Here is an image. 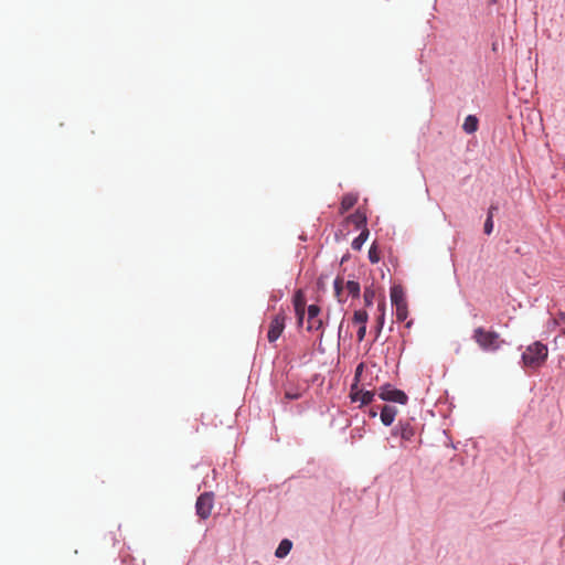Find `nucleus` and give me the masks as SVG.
<instances>
[{
	"label": "nucleus",
	"mask_w": 565,
	"mask_h": 565,
	"mask_svg": "<svg viewBox=\"0 0 565 565\" xmlns=\"http://www.w3.org/2000/svg\"><path fill=\"white\" fill-rule=\"evenodd\" d=\"M292 303L295 308V315L297 318V324L299 327L302 326L307 312V330L309 332H312L319 331L322 328V320L319 318L321 311L320 307L317 305H310L306 310L307 299L305 297L302 289H298L295 292Z\"/></svg>",
	"instance_id": "obj_1"
},
{
	"label": "nucleus",
	"mask_w": 565,
	"mask_h": 565,
	"mask_svg": "<svg viewBox=\"0 0 565 565\" xmlns=\"http://www.w3.org/2000/svg\"><path fill=\"white\" fill-rule=\"evenodd\" d=\"M547 356V347L540 341H535L523 351L522 363L526 369L537 370L545 364Z\"/></svg>",
	"instance_id": "obj_2"
},
{
	"label": "nucleus",
	"mask_w": 565,
	"mask_h": 565,
	"mask_svg": "<svg viewBox=\"0 0 565 565\" xmlns=\"http://www.w3.org/2000/svg\"><path fill=\"white\" fill-rule=\"evenodd\" d=\"M472 339L480 347V349L487 352H494L499 350L504 342L498 332L486 330L482 327L476 328L473 330Z\"/></svg>",
	"instance_id": "obj_3"
},
{
	"label": "nucleus",
	"mask_w": 565,
	"mask_h": 565,
	"mask_svg": "<svg viewBox=\"0 0 565 565\" xmlns=\"http://www.w3.org/2000/svg\"><path fill=\"white\" fill-rule=\"evenodd\" d=\"M391 301L395 307L396 320H406L408 317V303L406 299V292L402 285H393L391 288Z\"/></svg>",
	"instance_id": "obj_4"
},
{
	"label": "nucleus",
	"mask_w": 565,
	"mask_h": 565,
	"mask_svg": "<svg viewBox=\"0 0 565 565\" xmlns=\"http://www.w3.org/2000/svg\"><path fill=\"white\" fill-rule=\"evenodd\" d=\"M214 507V493L204 492L200 494L195 502V511L200 519L206 520L210 518Z\"/></svg>",
	"instance_id": "obj_5"
},
{
	"label": "nucleus",
	"mask_w": 565,
	"mask_h": 565,
	"mask_svg": "<svg viewBox=\"0 0 565 565\" xmlns=\"http://www.w3.org/2000/svg\"><path fill=\"white\" fill-rule=\"evenodd\" d=\"M286 326V315L284 310H280L277 315H275L269 323L267 340L270 343H274L279 339L281 333L285 330Z\"/></svg>",
	"instance_id": "obj_6"
},
{
	"label": "nucleus",
	"mask_w": 565,
	"mask_h": 565,
	"mask_svg": "<svg viewBox=\"0 0 565 565\" xmlns=\"http://www.w3.org/2000/svg\"><path fill=\"white\" fill-rule=\"evenodd\" d=\"M379 396L383 401L395 402L402 405L406 404L408 401L407 395L403 391L394 388L391 385L380 387Z\"/></svg>",
	"instance_id": "obj_7"
},
{
	"label": "nucleus",
	"mask_w": 565,
	"mask_h": 565,
	"mask_svg": "<svg viewBox=\"0 0 565 565\" xmlns=\"http://www.w3.org/2000/svg\"><path fill=\"white\" fill-rule=\"evenodd\" d=\"M393 434L401 436V438L405 441H411L415 436V429L408 422H399Z\"/></svg>",
	"instance_id": "obj_8"
},
{
	"label": "nucleus",
	"mask_w": 565,
	"mask_h": 565,
	"mask_svg": "<svg viewBox=\"0 0 565 565\" xmlns=\"http://www.w3.org/2000/svg\"><path fill=\"white\" fill-rule=\"evenodd\" d=\"M396 414H397V409L395 406L384 405L381 409V422L385 426H390L393 424Z\"/></svg>",
	"instance_id": "obj_9"
},
{
	"label": "nucleus",
	"mask_w": 565,
	"mask_h": 565,
	"mask_svg": "<svg viewBox=\"0 0 565 565\" xmlns=\"http://www.w3.org/2000/svg\"><path fill=\"white\" fill-rule=\"evenodd\" d=\"M358 202V195L354 193H347L343 195L340 204V214H344L352 209Z\"/></svg>",
	"instance_id": "obj_10"
},
{
	"label": "nucleus",
	"mask_w": 565,
	"mask_h": 565,
	"mask_svg": "<svg viewBox=\"0 0 565 565\" xmlns=\"http://www.w3.org/2000/svg\"><path fill=\"white\" fill-rule=\"evenodd\" d=\"M374 392L372 391H360L356 393H351V398L353 402H361L362 405L370 404L373 401Z\"/></svg>",
	"instance_id": "obj_11"
},
{
	"label": "nucleus",
	"mask_w": 565,
	"mask_h": 565,
	"mask_svg": "<svg viewBox=\"0 0 565 565\" xmlns=\"http://www.w3.org/2000/svg\"><path fill=\"white\" fill-rule=\"evenodd\" d=\"M348 221L352 224H354V226L356 228H361V227H365L366 225V216L364 213H362L361 211H355L353 214H351L349 217H348Z\"/></svg>",
	"instance_id": "obj_12"
},
{
	"label": "nucleus",
	"mask_w": 565,
	"mask_h": 565,
	"mask_svg": "<svg viewBox=\"0 0 565 565\" xmlns=\"http://www.w3.org/2000/svg\"><path fill=\"white\" fill-rule=\"evenodd\" d=\"M347 289L350 295L353 297H359L360 295V285H334V290L337 297H340L343 289Z\"/></svg>",
	"instance_id": "obj_13"
},
{
	"label": "nucleus",
	"mask_w": 565,
	"mask_h": 565,
	"mask_svg": "<svg viewBox=\"0 0 565 565\" xmlns=\"http://www.w3.org/2000/svg\"><path fill=\"white\" fill-rule=\"evenodd\" d=\"M291 547H292V543H291V541H289V540L285 539V540H282V541L279 543V545H278V547H277V550H276V552H275V555H276L278 558H282V557H285V556H287V555L289 554V552H290Z\"/></svg>",
	"instance_id": "obj_14"
},
{
	"label": "nucleus",
	"mask_w": 565,
	"mask_h": 565,
	"mask_svg": "<svg viewBox=\"0 0 565 565\" xmlns=\"http://www.w3.org/2000/svg\"><path fill=\"white\" fill-rule=\"evenodd\" d=\"M462 128L467 134H473L478 129L477 117H475L472 115H469L468 117H466Z\"/></svg>",
	"instance_id": "obj_15"
},
{
	"label": "nucleus",
	"mask_w": 565,
	"mask_h": 565,
	"mask_svg": "<svg viewBox=\"0 0 565 565\" xmlns=\"http://www.w3.org/2000/svg\"><path fill=\"white\" fill-rule=\"evenodd\" d=\"M369 237V230L366 227L363 228V231L360 233L358 237H355L352 242V248L353 249H361L362 245L365 243V241Z\"/></svg>",
	"instance_id": "obj_16"
},
{
	"label": "nucleus",
	"mask_w": 565,
	"mask_h": 565,
	"mask_svg": "<svg viewBox=\"0 0 565 565\" xmlns=\"http://www.w3.org/2000/svg\"><path fill=\"white\" fill-rule=\"evenodd\" d=\"M369 315L364 310H356L353 315V322L360 326H366Z\"/></svg>",
	"instance_id": "obj_17"
},
{
	"label": "nucleus",
	"mask_w": 565,
	"mask_h": 565,
	"mask_svg": "<svg viewBox=\"0 0 565 565\" xmlns=\"http://www.w3.org/2000/svg\"><path fill=\"white\" fill-rule=\"evenodd\" d=\"M377 270L380 271V277L376 276V274L374 273L373 274V280H388V281H392L393 277H392V274H391V270L388 268H386V271H384L382 268H377Z\"/></svg>",
	"instance_id": "obj_18"
},
{
	"label": "nucleus",
	"mask_w": 565,
	"mask_h": 565,
	"mask_svg": "<svg viewBox=\"0 0 565 565\" xmlns=\"http://www.w3.org/2000/svg\"><path fill=\"white\" fill-rule=\"evenodd\" d=\"M369 259L373 264H377L380 260V252L377 247L373 244L369 250Z\"/></svg>",
	"instance_id": "obj_19"
},
{
	"label": "nucleus",
	"mask_w": 565,
	"mask_h": 565,
	"mask_svg": "<svg viewBox=\"0 0 565 565\" xmlns=\"http://www.w3.org/2000/svg\"><path fill=\"white\" fill-rule=\"evenodd\" d=\"M374 296H375V291L371 287L365 288L364 301H365L366 306H371L373 303Z\"/></svg>",
	"instance_id": "obj_20"
},
{
	"label": "nucleus",
	"mask_w": 565,
	"mask_h": 565,
	"mask_svg": "<svg viewBox=\"0 0 565 565\" xmlns=\"http://www.w3.org/2000/svg\"><path fill=\"white\" fill-rule=\"evenodd\" d=\"M493 231V218H491V213H489L486 222H484V233L490 235Z\"/></svg>",
	"instance_id": "obj_21"
},
{
	"label": "nucleus",
	"mask_w": 565,
	"mask_h": 565,
	"mask_svg": "<svg viewBox=\"0 0 565 565\" xmlns=\"http://www.w3.org/2000/svg\"><path fill=\"white\" fill-rule=\"evenodd\" d=\"M365 334H366V326H360L359 327V330H358V341L361 342L364 340L365 338Z\"/></svg>",
	"instance_id": "obj_22"
},
{
	"label": "nucleus",
	"mask_w": 565,
	"mask_h": 565,
	"mask_svg": "<svg viewBox=\"0 0 565 565\" xmlns=\"http://www.w3.org/2000/svg\"><path fill=\"white\" fill-rule=\"evenodd\" d=\"M555 324H565V312H558V315L554 318Z\"/></svg>",
	"instance_id": "obj_23"
},
{
	"label": "nucleus",
	"mask_w": 565,
	"mask_h": 565,
	"mask_svg": "<svg viewBox=\"0 0 565 565\" xmlns=\"http://www.w3.org/2000/svg\"><path fill=\"white\" fill-rule=\"evenodd\" d=\"M285 397L288 399H298L300 397V393L286 392Z\"/></svg>",
	"instance_id": "obj_24"
},
{
	"label": "nucleus",
	"mask_w": 565,
	"mask_h": 565,
	"mask_svg": "<svg viewBox=\"0 0 565 565\" xmlns=\"http://www.w3.org/2000/svg\"><path fill=\"white\" fill-rule=\"evenodd\" d=\"M383 323H384V313H382V316L379 318V321H377L379 331H381V329L383 328Z\"/></svg>",
	"instance_id": "obj_25"
},
{
	"label": "nucleus",
	"mask_w": 565,
	"mask_h": 565,
	"mask_svg": "<svg viewBox=\"0 0 565 565\" xmlns=\"http://www.w3.org/2000/svg\"><path fill=\"white\" fill-rule=\"evenodd\" d=\"M497 210H498V207H497V206H494V205H491V206L489 207V210H488V214H489V213H491V218H493V213H494V211H497Z\"/></svg>",
	"instance_id": "obj_26"
},
{
	"label": "nucleus",
	"mask_w": 565,
	"mask_h": 565,
	"mask_svg": "<svg viewBox=\"0 0 565 565\" xmlns=\"http://www.w3.org/2000/svg\"><path fill=\"white\" fill-rule=\"evenodd\" d=\"M412 323H413V321H408V322L406 323V327H407V328H411Z\"/></svg>",
	"instance_id": "obj_27"
},
{
	"label": "nucleus",
	"mask_w": 565,
	"mask_h": 565,
	"mask_svg": "<svg viewBox=\"0 0 565 565\" xmlns=\"http://www.w3.org/2000/svg\"><path fill=\"white\" fill-rule=\"evenodd\" d=\"M371 416H373V417L376 416V412L372 411Z\"/></svg>",
	"instance_id": "obj_28"
},
{
	"label": "nucleus",
	"mask_w": 565,
	"mask_h": 565,
	"mask_svg": "<svg viewBox=\"0 0 565 565\" xmlns=\"http://www.w3.org/2000/svg\"><path fill=\"white\" fill-rule=\"evenodd\" d=\"M338 282H341V281L339 280V278H337V279L334 280V284H338Z\"/></svg>",
	"instance_id": "obj_29"
},
{
	"label": "nucleus",
	"mask_w": 565,
	"mask_h": 565,
	"mask_svg": "<svg viewBox=\"0 0 565 565\" xmlns=\"http://www.w3.org/2000/svg\"><path fill=\"white\" fill-rule=\"evenodd\" d=\"M563 501L565 502V492L563 493Z\"/></svg>",
	"instance_id": "obj_30"
},
{
	"label": "nucleus",
	"mask_w": 565,
	"mask_h": 565,
	"mask_svg": "<svg viewBox=\"0 0 565 565\" xmlns=\"http://www.w3.org/2000/svg\"><path fill=\"white\" fill-rule=\"evenodd\" d=\"M564 333H565V331H564Z\"/></svg>",
	"instance_id": "obj_31"
}]
</instances>
